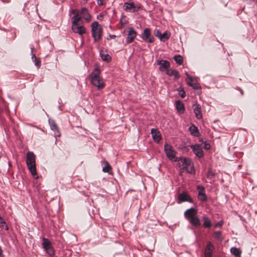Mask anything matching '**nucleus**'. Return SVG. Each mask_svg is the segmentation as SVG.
<instances>
[{
  "instance_id": "f257e3e1",
  "label": "nucleus",
  "mask_w": 257,
  "mask_h": 257,
  "mask_svg": "<svg viewBox=\"0 0 257 257\" xmlns=\"http://www.w3.org/2000/svg\"><path fill=\"white\" fill-rule=\"evenodd\" d=\"M100 70L98 67L95 68L89 75L91 83L97 87L98 89H102L104 86L103 79L100 76Z\"/></svg>"
},
{
  "instance_id": "f03ea898",
  "label": "nucleus",
  "mask_w": 257,
  "mask_h": 257,
  "mask_svg": "<svg viewBox=\"0 0 257 257\" xmlns=\"http://www.w3.org/2000/svg\"><path fill=\"white\" fill-rule=\"evenodd\" d=\"M72 29L74 33L80 35H82L86 32L82 22L80 21V18L77 16H74L72 18Z\"/></svg>"
},
{
  "instance_id": "7ed1b4c3",
  "label": "nucleus",
  "mask_w": 257,
  "mask_h": 257,
  "mask_svg": "<svg viewBox=\"0 0 257 257\" xmlns=\"http://www.w3.org/2000/svg\"><path fill=\"white\" fill-rule=\"evenodd\" d=\"M26 163L31 174L35 177L37 175V173L36 168L35 156L33 152H28L27 153Z\"/></svg>"
},
{
  "instance_id": "20e7f679",
  "label": "nucleus",
  "mask_w": 257,
  "mask_h": 257,
  "mask_svg": "<svg viewBox=\"0 0 257 257\" xmlns=\"http://www.w3.org/2000/svg\"><path fill=\"white\" fill-rule=\"evenodd\" d=\"M92 37L95 42L99 41L102 38V28L97 22L91 24Z\"/></svg>"
},
{
  "instance_id": "39448f33",
  "label": "nucleus",
  "mask_w": 257,
  "mask_h": 257,
  "mask_svg": "<svg viewBox=\"0 0 257 257\" xmlns=\"http://www.w3.org/2000/svg\"><path fill=\"white\" fill-rule=\"evenodd\" d=\"M74 16H77V17L80 18V21H81V18L84 19L86 21L89 22L91 20V16L87 9L86 8H82L79 10V12L76 14Z\"/></svg>"
},
{
  "instance_id": "423d86ee",
  "label": "nucleus",
  "mask_w": 257,
  "mask_h": 257,
  "mask_svg": "<svg viewBox=\"0 0 257 257\" xmlns=\"http://www.w3.org/2000/svg\"><path fill=\"white\" fill-rule=\"evenodd\" d=\"M164 149L167 157L171 160H174L176 161V152L173 149L172 146L169 144H165Z\"/></svg>"
},
{
  "instance_id": "0eeeda50",
  "label": "nucleus",
  "mask_w": 257,
  "mask_h": 257,
  "mask_svg": "<svg viewBox=\"0 0 257 257\" xmlns=\"http://www.w3.org/2000/svg\"><path fill=\"white\" fill-rule=\"evenodd\" d=\"M141 37L146 42L153 43L155 40V38L151 35V30L149 28L144 29Z\"/></svg>"
},
{
  "instance_id": "6e6552de",
  "label": "nucleus",
  "mask_w": 257,
  "mask_h": 257,
  "mask_svg": "<svg viewBox=\"0 0 257 257\" xmlns=\"http://www.w3.org/2000/svg\"><path fill=\"white\" fill-rule=\"evenodd\" d=\"M190 148L197 157L200 158L204 156V152L202 150L201 146L200 145H192L190 146Z\"/></svg>"
},
{
  "instance_id": "1a4fd4ad",
  "label": "nucleus",
  "mask_w": 257,
  "mask_h": 257,
  "mask_svg": "<svg viewBox=\"0 0 257 257\" xmlns=\"http://www.w3.org/2000/svg\"><path fill=\"white\" fill-rule=\"evenodd\" d=\"M189 202L190 203L193 202L192 199L188 195L186 192H183L182 193L179 194L177 202L181 203L183 202Z\"/></svg>"
},
{
  "instance_id": "9d476101",
  "label": "nucleus",
  "mask_w": 257,
  "mask_h": 257,
  "mask_svg": "<svg viewBox=\"0 0 257 257\" xmlns=\"http://www.w3.org/2000/svg\"><path fill=\"white\" fill-rule=\"evenodd\" d=\"M137 36V32L133 28L128 29L127 36L126 39V43L130 44L133 42Z\"/></svg>"
},
{
  "instance_id": "9b49d317",
  "label": "nucleus",
  "mask_w": 257,
  "mask_h": 257,
  "mask_svg": "<svg viewBox=\"0 0 257 257\" xmlns=\"http://www.w3.org/2000/svg\"><path fill=\"white\" fill-rule=\"evenodd\" d=\"M214 246L212 243L209 241L205 249L204 257H212Z\"/></svg>"
},
{
  "instance_id": "f8f14e48",
  "label": "nucleus",
  "mask_w": 257,
  "mask_h": 257,
  "mask_svg": "<svg viewBox=\"0 0 257 257\" xmlns=\"http://www.w3.org/2000/svg\"><path fill=\"white\" fill-rule=\"evenodd\" d=\"M187 83L188 85L192 87L194 89L197 90L201 88L199 85L195 82L194 79L189 75L187 76Z\"/></svg>"
},
{
  "instance_id": "ddd939ff",
  "label": "nucleus",
  "mask_w": 257,
  "mask_h": 257,
  "mask_svg": "<svg viewBox=\"0 0 257 257\" xmlns=\"http://www.w3.org/2000/svg\"><path fill=\"white\" fill-rule=\"evenodd\" d=\"M124 10L125 11L132 10L133 12H136L140 9V7L137 8L134 3H125L124 4Z\"/></svg>"
},
{
  "instance_id": "4468645a",
  "label": "nucleus",
  "mask_w": 257,
  "mask_h": 257,
  "mask_svg": "<svg viewBox=\"0 0 257 257\" xmlns=\"http://www.w3.org/2000/svg\"><path fill=\"white\" fill-rule=\"evenodd\" d=\"M196 214L197 210L193 208H191L189 209H187L184 213L185 216L188 219V220L190 219H191L196 216Z\"/></svg>"
},
{
  "instance_id": "2eb2a0df",
  "label": "nucleus",
  "mask_w": 257,
  "mask_h": 257,
  "mask_svg": "<svg viewBox=\"0 0 257 257\" xmlns=\"http://www.w3.org/2000/svg\"><path fill=\"white\" fill-rule=\"evenodd\" d=\"M151 133L154 140L157 143H159L161 139V137L159 131H158L157 129L152 128Z\"/></svg>"
},
{
  "instance_id": "dca6fc26",
  "label": "nucleus",
  "mask_w": 257,
  "mask_h": 257,
  "mask_svg": "<svg viewBox=\"0 0 257 257\" xmlns=\"http://www.w3.org/2000/svg\"><path fill=\"white\" fill-rule=\"evenodd\" d=\"M194 106V112L197 118L201 119L202 117L201 113V107L198 104H195L193 105Z\"/></svg>"
},
{
  "instance_id": "f3484780",
  "label": "nucleus",
  "mask_w": 257,
  "mask_h": 257,
  "mask_svg": "<svg viewBox=\"0 0 257 257\" xmlns=\"http://www.w3.org/2000/svg\"><path fill=\"white\" fill-rule=\"evenodd\" d=\"M175 105L177 111L179 113H183L185 111V107L183 103L180 100H177L175 102Z\"/></svg>"
},
{
  "instance_id": "a211bd4d",
  "label": "nucleus",
  "mask_w": 257,
  "mask_h": 257,
  "mask_svg": "<svg viewBox=\"0 0 257 257\" xmlns=\"http://www.w3.org/2000/svg\"><path fill=\"white\" fill-rule=\"evenodd\" d=\"M166 73L169 76H174L175 80H177L180 77L179 73L176 70L172 69H168L166 71Z\"/></svg>"
},
{
  "instance_id": "6ab92c4d",
  "label": "nucleus",
  "mask_w": 257,
  "mask_h": 257,
  "mask_svg": "<svg viewBox=\"0 0 257 257\" xmlns=\"http://www.w3.org/2000/svg\"><path fill=\"white\" fill-rule=\"evenodd\" d=\"M31 54H32V60L33 62H34L35 65L38 67L39 68L41 66V62L36 56L35 54L33 53V50H34V47H32L31 48Z\"/></svg>"
},
{
  "instance_id": "aec40b11",
  "label": "nucleus",
  "mask_w": 257,
  "mask_h": 257,
  "mask_svg": "<svg viewBox=\"0 0 257 257\" xmlns=\"http://www.w3.org/2000/svg\"><path fill=\"white\" fill-rule=\"evenodd\" d=\"M189 130L192 135L195 137H198L199 136V132L198 127L192 124L190 127Z\"/></svg>"
},
{
  "instance_id": "412c9836",
  "label": "nucleus",
  "mask_w": 257,
  "mask_h": 257,
  "mask_svg": "<svg viewBox=\"0 0 257 257\" xmlns=\"http://www.w3.org/2000/svg\"><path fill=\"white\" fill-rule=\"evenodd\" d=\"M202 219L204 221L203 226L205 228H210L211 226V222L209 218L206 215H204L202 217Z\"/></svg>"
},
{
  "instance_id": "4be33fe9",
  "label": "nucleus",
  "mask_w": 257,
  "mask_h": 257,
  "mask_svg": "<svg viewBox=\"0 0 257 257\" xmlns=\"http://www.w3.org/2000/svg\"><path fill=\"white\" fill-rule=\"evenodd\" d=\"M189 221L190 223L194 226H198L200 225L201 224L200 219L197 216H195L192 218L190 219Z\"/></svg>"
},
{
  "instance_id": "5701e85b",
  "label": "nucleus",
  "mask_w": 257,
  "mask_h": 257,
  "mask_svg": "<svg viewBox=\"0 0 257 257\" xmlns=\"http://www.w3.org/2000/svg\"><path fill=\"white\" fill-rule=\"evenodd\" d=\"M230 252L235 257H241V251L239 248L232 247L230 249Z\"/></svg>"
},
{
  "instance_id": "b1692460",
  "label": "nucleus",
  "mask_w": 257,
  "mask_h": 257,
  "mask_svg": "<svg viewBox=\"0 0 257 257\" xmlns=\"http://www.w3.org/2000/svg\"><path fill=\"white\" fill-rule=\"evenodd\" d=\"M50 127H51V128L52 130L55 132L56 136H60V134L58 127L57 124H56V123L55 122V121H52L50 123Z\"/></svg>"
},
{
  "instance_id": "393cba45",
  "label": "nucleus",
  "mask_w": 257,
  "mask_h": 257,
  "mask_svg": "<svg viewBox=\"0 0 257 257\" xmlns=\"http://www.w3.org/2000/svg\"><path fill=\"white\" fill-rule=\"evenodd\" d=\"M170 66V64L169 62L167 60H164L163 61V62L162 63V64L159 68V69L161 71H164L166 69L169 68Z\"/></svg>"
},
{
  "instance_id": "a878e982",
  "label": "nucleus",
  "mask_w": 257,
  "mask_h": 257,
  "mask_svg": "<svg viewBox=\"0 0 257 257\" xmlns=\"http://www.w3.org/2000/svg\"><path fill=\"white\" fill-rule=\"evenodd\" d=\"M43 247L45 250L49 249V248L52 247L51 243L49 240L46 238H43Z\"/></svg>"
},
{
  "instance_id": "bb28decb",
  "label": "nucleus",
  "mask_w": 257,
  "mask_h": 257,
  "mask_svg": "<svg viewBox=\"0 0 257 257\" xmlns=\"http://www.w3.org/2000/svg\"><path fill=\"white\" fill-rule=\"evenodd\" d=\"M170 37V34L167 31H165L163 34H161V36L160 37V40L161 41L165 42L169 39Z\"/></svg>"
},
{
  "instance_id": "cd10ccee",
  "label": "nucleus",
  "mask_w": 257,
  "mask_h": 257,
  "mask_svg": "<svg viewBox=\"0 0 257 257\" xmlns=\"http://www.w3.org/2000/svg\"><path fill=\"white\" fill-rule=\"evenodd\" d=\"M198 198L199 200L202 201H205L207 200V196L205 194V191H199Z\"/></svg>"
},
{
  "instance_id": "c85d7f7f",
  "label": "nucleus",
  "mask_w": 257,
  "mask_h": 257,
  "mask_svg": "<svg viewBox=\"0 0 257 257\" xmlns=\"http://www.w3.org/2000/svg\"><path fill=\"white\" fill-rule=\"evenodd\" d=\"M174 59L178 65H181L183 63V58L181 55H175Z\"/></svg>"
},
{
  "instance_id": "c756f323",
  "label": "nucleus",
  "mask_w": 257,
  "mask_h": 257,
  "mask_svg": "<svg viewBox=\"0 0 257 257\" xmlns=\"http://www.w3.org/2000/svg\"><path fill=\"white\" fill-rule=\"evenodd\" d=\"M111 170V167L110 165L107 162L105 163V166L102 169L103 172L105 173H109V171Z\"/></svg>"
},
{
  "instance_id": "7c9ffc66",
  "label": "nucleus",
  "mask_w": 257,
  "mask_h": 257,
  "mask_svg": "<svg viewBox=\"0 0 257 257\" xmlns=\"http://www.w3.org/2000/svg\"><path fill=\"white\" fill-rule=\"evenodd\" d=\"M102 59L104 61L109 62L111 60V57L108 54H100Z\"/></svg>"
},
{
  "instance_id": "2f4dec72",
  "label": "nucleus",
  "mask_w": 257,
  "mask_h": 257,
  "mask_svg": "<svg viewBox=\"0 0 257 257\" xmlns=\"http://www.w3.org/2000/svg\"><path fill=\"white\" fill-rule=\"evenodd\" d=\"M0 223L1 227L5 228V230H8L9 229V227L7 226V225H6V222L4 220V219L2 218H1Z\"/></svg>"
},
{
  "instance_id": "473e14b6",
  "label": "nucleus",
  "mask_w": 257,
  "mask_h": 257,
  "mask_svg": "<svg viewBox=\"0 0 257 257\" xmlns=\"http://www.w3.org/2000/svg\"><path fill=\"white\" fill-rule=\"evenodd\" d=\"M45 250L48 254L50 256H52L55 254V251L52 246L49 248V249H46Z\"/></svg>"
},
{
  "instance_id": "72a5a7b5",
  "label": "nucleus",
  "mask_w": 257,
  "mask_h": 257,
  "mask_svg": "<svg viewBox=\"0 0 257 257\" xmlns=\"http://www.w3.org/2000/svg\"><path fill=\"white\" fill-rule=\"evenodd\" d=\"M221 232L220 231H216L214 232V237L219 240H221Z\"/></svg>"
},
{
  "instance_id": "f704fd0d",
  "label": "nucleus",
  "mask_w": 257,
  "mask_h": 257,
  "mask_svg": "<svg viewBox=\"0 0 257 257\" xmlns=\"http://www.w3.org/2000/svg\"><path fill=\"white\" fill-rule=\"evenodd\" d=\"M154 35L156 37H158L160 39V37L161 35V33L160 32V31L159 30L156 29L154 31Z\"/></svg>"
},
{
  "instance_id": "c9c22d12",
  "label": "nucleus",
  "mask_w": 257,
  "mask_h": 257,
  "mask_svg": "<svg viewBox=\"0 0 257 257\" xmlns=\"http://www.w3.org/2000/svg\"><path fill=\"white\" fill-rule=\"evenodd\" d=\"M204 149H205V150H209L210 149V144L207 143V142H204Z\"/></svg>"
},
{
  "instance_id": "e433bc0d",
  "label": "nucleus",
  "mask_w": 257,
  "mask_h": 257,
  "mask_svg": "<svg viewBox=\"0 0 257 257\" xmlns=\"http://www.w3.org/2000/svg\"><path fill=\"white\" fill-rule=\"evenodd\" d=\"M215 176V174L211 171L209 170L207 174V177L208 178H213Z\"/></svg>"
},
{
  "instance_id": "4c0bfd02",
  "label": "nucleus",
  "mask_w": 257,
  "mask_h": 257,
  "mask_svg": "<svg viewBox=\"0 0 257 257\" xmlns=\"http://www.w3.org/2000/svg\"><path fill=\"white\" fill-rule=\"evenodd\" d=\"M197 189L199 190V191H205V188L202 185H198L197 186Z\"/></svg>"
},
{
  "instance_id": "58836bf2",
  "label": "nucleus",
  "mask_w": 257,
  "mask_h": 257,
  "mask_svg": "<svg viewBox=\"0 0 257 257\" xmlns=\"http://www.w3.org/2000/svg\"><path fill=\"white\" fill-rule=\"evenodd\" d=\"M183 163L186 165H190V161L188 159H184L183 161Z\"/></svg>"
},
{
  "instance_id": "ea45409f",
  "label": "nucleus",
  "mask_w": 257,
  "mask_h": 257,
  "mask_svg": "<svg viewBox=\"0 0 257 257\" xmlns=\"http://www.w3.org/2000/svg\"><path fill=\"white\" fill-rule=\"evenodd\" d=\"M222 224H223L222 221H219L215 224V227H217L218 226H221L222 225Z\"/></svg>"
},
{
  "instance_id": "a19ab883",
  "label": "nucleus",
  "mask_w": 257,
  "mask_h": 257,
  "mask_svg": "<svg viewBox=\"0 0 257 257\" xmlns=\"http://www.w3.org/2000/svg\"><path fill=\"white\" fill-rule=\"evenodd\" d=\"M97 3L98 6H102L104 5V3L102 0H97Z\"/></svg>"
},
{
  "instance_id": "79ce46f5",
  "label": "nucleus",
  "mask_w": 257,
  "mask_h": 257,
  "mask_svg": "<svg viewBox=\"0 0 257 257\" xmlns=\"http://www.w3.org/2000/svg\"><path fill=\"white\" fill-rule=\"evenodd\" d=\"M180 96L182 98H184L185 96V92L184 91H183L182 92L180 93Z\"/></svg>"
},
{
  "instance_id": "37998d69",
  "label": "nucleus",
  "mask_w": 257,
  "mask_h": 257,
  "mask_svg": "<svg viewBox=\"0 0 257 257\" xmlns=\"http://www.w3.org/2000/svg\"><path fill=\"white\" fill-rule=\"evenodd\" d=\"M79 11V10H72V13L75 15H76V14H77V13H78Z\"/></svg>"
},
{
  "instance_id": "c03bdc74",
  "label": "nucleus",
  "mask_w": 257,
  "mask_h": 257,
  "mask_svg": "<svg viewBox=\"0 0 257 257\" xmlns=\"http://www.w3.org/2000/svg\"><path fill=\"white\" fill-rule=\"evenodd\" d=\"M164 60H158L157 61V64L160 65L161 66L162 63Z\"/></svg>"
},
{
  "instance_id": "a18cd8bd",
  "label": "nucleus",
  "mask_w": 257,
  "mask_h": 257,
  "mask_svg": "<svg viewBox=\"0 0 257 257\" xmlns=\"http://www.w3.org/2000/svg\"><path fill=\"white\" fill-rule=\"evenodd\" d=\"M3 255V251L0 246V257H2Z\"/></svg>"
},
{
  "instance_id": "49530a36",
  "label": "nucleus",
  "mask_w": 257,
  "mask_h": 257,
  "mask_svg": "<svg viewBox=\"0 0 257 257\" xmlns=\"http://www.w3.org/2000/svg\"><path fill=\"white\" fill-rule=\"evenodd\" d=\"M99 17H101V18H103V15H102V14H100L99 15Z\"/></svg>"
},
{
  "instance_id": "de8ad7c7",
  "label": "nucleus",
  "mask_w": 257,
  "mask_h": 257,
  "mask_svg": "<svg viewBox=\"0 0 257 257\" xmlns=\"http://www.w3.org/2000/svg\"><path fill=\"white\" fill-rule=\"evenodd\" d=\"M110 37L111 38H115V35H112V36H110Z\"/></svg>"
},
{
  "instance_id": "09e8293b",
  "label": "nucleus",
  "mask_w": 257,
  "mask_h": 257,
  "mask_svg": "<svg viewBox=\"0 0 257 257\" xmlns=\"http://www.w3.org/2000/svg\"><path fill=\"white\" fill-rule=\"evenodd\" d=\"M256 3H257V0H256Z\"/></svg>"
}]
</instances>
